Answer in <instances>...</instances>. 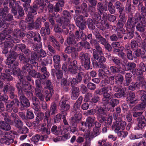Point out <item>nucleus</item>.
Wrapping results in <instances>:
<instances>
[{"mask_svg":"<svg viewBox=\"0 0 146 146\" xmlns=\"http://www.w3.org/2000/svg\"><path fill=\"white\" fill-rule=\"evenodd\" d=\"M125 26L127 30H135V27L137 31L143 33L146 30V18L139 13H136L133 17L131 15L128 17Z\"/></svg>","mask_w":146,"mask_h":146,"instance_id":"nucleus-1","label":"nucleus"},{"mask_svg":"<svg viewBox=\"0 0 146 146\" xmlns=\"http://www.w3.org/2000/svg\"><path fill=\"white\" fill-rule=\"evenodd\" d=\"M13 17L12 14L8 13L2 19L1 18L0 29L4 28V29L0 35V37L4 36V34L7 31L8 33H11L13 31L11 28V24L10 23L14 21Z\"/></svg>","mask_w":146,"mask_h":146,"instance_id":"nucleus-2","label":"nucleus"},{"mask_svg":"<svg viewBox=\"0 0 146 146\" xmlns=\"http://www.w3.org/2000/svg\"><path fill=\"white\" fill-rule=\"evenodd\" d=\"M16 87L17 88L19 94H23L25 92L26 96L29 99L34 97L32 90L31 85L26 81L23 82L21 84H16Z\"/></svg>","mask_w":146,"mask_h":146,"instance_id":"nucleus-3","label":"nucleus"},{"mask_svg":"<svg viewBox=\"0 0 146 146\" xmlns=\"http://www.w3.org/2000/svg\"><path fill=\"white\" fill-rule=\"evenodd\" d=\"M69 99L68 96L64 95L61 97L59 102L60 110L63 116L67 115L70 109V106L68 104Z\"/></svg>","mask_w":146,"mask_h":146,"instance_id":"nucleus-4","label":"nucleus"},{"mask_svg":"<svg viewBox=\"0 0 146 146\" xmlns=\"http://www.w3.org/2000/svg\"><path fill=\"white\" fill-rule=\"evenodd\" d=\"M58 2L56 3L55 6L50 3L48 4L47 8L50 14H52V16L55 17L57 16V13L59 12L60 7H63L64 4V0H56Z\"/></svg>","mask_w":146,"mask_h":146,"instance_id":"nucleus-5","label":"nucleus"},{"mask_svg":"<svg viewBox=\"0 0 146 146\" xmlns=\"http://www.w3.org/2000/svg\"><path fill=\"white\" fill-rule=\"evenodd\" d=\"M91 55L87 53L83 52H80L79 56V58L82 66L85 70H88L90 68Z\"/></svg>","mask_w":146,"mask_h":146,"instance_id":"nucleus-6","label":"nucleus"},{"mask_svg":"<svg viewBox=\"0 0 146 146\" xmlns=\"http://www.w3.org/2000/svg\"><path fill=\"white\" fill-rule=\"evenodd\" d=\"M20 1L16 2L15 6L11 8V12L15 16V18L18 19H21L25 15L23 7L20 5Z\"/></svg>","mask_w":146,"mask_h":146,"instance_id":"nucleus-7","label":"nucleus"},{"mask_svg":"<svg viewBox=\"0 0 146 146\" xmlns=\"http://www.w3.org/2000/svg\"><path fill=\"white\" fill-rule=\"evenodd\" d=\"M15 133L11 131L5 133V135L0 139V142L2 144L9 145L13 143L15 137Z\"/></svg>","mask_w":146,"mask_h":146,"instance_id":"nucleus-8","label":"nucleus"},{"mask_svg":"<svg viewBox=\"0 0 146 146\" xmlns=\"http://www.w3.org/2000/svg\"><path fill=\"white\" fill-rule=\"evenodd\" d=\"M17 57V54L14 52H12L10 55L7 57L5 63L8 65V68H16L19 64L18 62L15 61Z\"/></svg>","mask_w":146,"mask_h":146,"instance_id":"nucleus-9","label":"nucleus"},{"mask_svg":"<svg viewBox=\"0 0 146 146\" xmlns=\"http://www.w3.org/2000/svg\"><path fill=\"white\" fill-rule=\"evenodd\" d=\"M58 111L56 104L55 102H52L50 105V110L46 111L45 113V117L44 119L45 122H46L48 123L50 121V116L54 115Z\"/></svg>","mask_w":146,"mask_h":146,"instance_id":"nucleus-10","label":"nucleus"},{"mask_svg":"<svg viewBox=\"0 0 146 146\" xmlns=\"http://www.w3.org/2000/svg\"><path fill=\"white\" fill-rule=\"evenodd\" d=\"M94 60L92 64L94 66L98 68H103L106 62V58L102 55H98L93 56Z\"/></svg>","mask_w":146,"mask_h":146,"instance_id":"nucleus-11","label":"nucleus"},{"mask_svg":"<svg viewBox=\"0 0 146 146\" xmlns=\"http://www.w3.org/2000/svg\"><path fill=\"white\" fill-rule=\"evenodd\" d=\"M9 72H10L11 74H13L15 76H17L19 78V81L17 82V84H21L23 82L26 81V80L23 75L21 74L22 71H21L20 68H10L8 69Z\"/></svg>","mask_w":146,"mask_h":146,"instance_id":"nucleus-12","label":"nucleus"},{"mask_svg":"<svg viewBox=\"0 0 146 146\" xmlns=\"http://www.w3.org/2000/svg\"><path fill=\"white\" fill-rule=\"evenodd\" d=\"M68 64V73L72 75L76 74L77 73L78 67L77 60L71 59Z\"/></svg>","mask_w":146,"mask_h":146,"instance_id":"nucleus-13","label":"nucleus"},{"mask_svg":"<svg viewBox=\"0 0 146 146\" xmlns=\"http://www.w3.org/2000/svg\"><path fill=\"white\" fill-rule=\"evenodd\" d=\"M15 88L10 83L5 84L3 90L5 94H7L11 99H14L15 95Z\"/></svg>","mask_w":146,"mask_h":146,"instance_id":"nucleus-14","label":"nucleus"},{"mask_svg":"<svg viewBox=\"0 0 146 146\" xmlns=\"http://www.w3.org/2000/svg\"><path fill=\"white\" fill-rule=\"evenodd\" d=\"M136 121L137 125L134 128V129L143 130L146 126V118L145 116L142 115L137 118Z\"/></svg>","mask_w":146,"mask_h":146,"instance_id":"nucleus-15","label":"nucleus"},{"mask_svg":"<svg viewBox=\"0 0 146 146\" xmlns=\"http://www.w3.org/2000/svg\"><path fill=\"white\" fill-rule=\"evenodd\" d=\"M18 95L20 102L21 110H23L25 108L29 107L30 106V104L28 98L24 94H19L18 93Z\"/></svg>","mask_w":146,"mask_h":146,"instance_id":"nucleus-16","label":"nucleus"},{"mask_svg":"<svg viewBox=\"0 0 146 146\" xmlns=\"http://www.w3.org/2000/svg\"><path fill=\"white\" fill-rule=\"evenodd\" d=\"M2 115L4 121H0V128L5 131H9L11 129V127L9 123L11 120L4 114L2 113Z\"/></svg>","mask_w":146,"mask_h":146,"instance_id":"nucleus-17","label":"nucleus"},{"mask_svg":"<svg viewBox=\"0 0 146 146\" xmlns=\"http://www.w3.org/2000/svg\"><path fill=\"white\" fill-rule=\"evenodd\" d=\"M126 21L125 14L119 15V19L116 25L118 31L123 32L124 30L123 26Z\"/></svg>","mask_w":146,"mask_h":146,"instance_id":"nucleus-18","label":"nucleus"},{"mask_svg":"<svg viewBox=\"0 0 146 146\" xmlns=\"http://www.w3.org/2000/svg\"><path fill=\"white\" fill-rule=\"evenodd\" d=\"M62 15L63 16L57 19L58 21L64 23H70L71 17L70 12L68 11L65 10L63 11Z\"/></svg>","mask_w":146,"mask_h":146,"instance_id":"nucleus-19","label":"nucleus"},{"mask_svg":"<svg viewBox=\"0 0 146 146\" xmlns=\"http://www.w3.org/2000/svg\"><path fill=\"white\" fill-rule=\"evenodd\" d=\"M136 64L133 62H129L123 64V70L124 71H129L132 73H134V70L136 66Z\"/></svg>","mask_w":146,"mask_h":146,"instance_id":"nucleus-20","label":"nucleus"},{"mask_svg":"<svg viewBox=\"0 0 146 146\" xmlns=\"http://www.w3.org/2000/svg\"><path fill=\"white\" fill-rule=\"evenodd\" d=\"M121 119L120 120L116 121L115 123H113L112 126V127L113 129L114 130L115 132H117L119 130L121 129L123 130L125 128L126 125V123L125 121H121Z\"/></svg>","mask_w":146,"mask_h":146,"instance_id":"nucleus-21","label":"nucleus"},{"mask_svg":"<svg viewBox=\"0 0 146 146\" xmlns=\"http://www.w3.org/2000/svg\"><path fill=\"white\" fill-rule=\"evenodd\" d=\"M109 88L107 87L106 91L103 93V97L102 99V103L103 104V106H106L108 104L109 101L111 98L110 94L108 93Z\"/></svg>","mask_w":146,"mask_h":146,"instance_id":"nucleus-22","label":"nucleus"},{"mask_svg":"<svg viewBox=\"0 0 146 146\" xmlns=\"http://www.w3.org/2000/svg\"><path fill=\"white\" fill-rule=\"evenodd\" d=\"M95 119V117H89L86 119L84 123V122H81L82 125L84 126L85 129L88 128V129H89L94 125Z\"/></svg>","mask_w":146,"mask_h":146,"instance_id":"nucleus-23","label":"nucleus"},{"mask_svg":"<svg viewBox=\"0 0 146 146\" xmlns=\"http://www.w3.org/2000/svg\"><path fill=\"white\" fill-rule=\"evenodd\" d=\"M119 103V101L116 99H112L109 101L108 104L105 107V109L110 112H113L114 111V107Z\"/></svg>","mask_w":146,"mask_h":146,"instance_id":"nucleus-24","label":"nucleus"},{"mask_svg":"<svg viewBox=\"0 0 146 146\" xmlns=\"http://www.w3.org/2000/svg\"><path fill=\"white\" fill-rule=\"evenodd\" d=\"M51 75L54 78H56L58 80H60L63 77V73L60 68L52 69L51 70Z\"/></svg>","mask_w":146,"mask_h":146,"instance_id":"nucleus-25","label":"nucleus"},{"mask_svg":"<svg viewBox=\"0 0 146 146\" xmlns=\"http://www.w3.org/2000/svg\"><path fill=\"white\" fill-rule=\"evenodd\" d=\"M26 36L28 38H33V40L35 42L36 41L39 42L41 40V38L40 34L37 32L29 31L27 32Z\"/></svg>","mask_w":146,"mask_h":146,"instance_id":"nucleus-26","label":"nucleus"},{"mask_svg":"<svg viewBox=\"0 0 146 146\" xmlns=\"http://www.w3.org/2000/svg\"><path fill=\"white\" fill-rule=\"evenodd\" d=\"M112 120V115H109L108 116L107 119L106 117L102 116L99 121L101 123L104 122V125H106L107 127H110L111 125Z\"/></svg>","mask_w":146,"mask_h":146,"instance_id":"nucleus-27","label":"nucleus"},{"mask_svg":"<svg viewBox=\"0 0 146 146\" xmlns=\"http://www.w3.org/2000/svg\"><path fill=\"white\" fill-rule=\"evenodd\" d=\"M43 90L35 91V94L36 97L33 98V100L35 102H39V100L41 101H44L45 96L42 94Z\"/></svg>","mask_w":146,"mask_h":146,"instance_id":"nucleus-28","label":"nucleus"},{"mask_svg":"<svg viewBox=\"0 0 146 146\" xmlns=\"http://www.w3.org/2000/svg\"><path fill=\"white\" fill-rule=\"evenodd\" d=\"M60 84L61 87L63 88L65 92H68L69 89L70 83L69 82V79L68 81L66 77H63L61 79Z\"/></svg>","mask_w":146,"mask_h":146,"instance_id":"nucleus-29","label":"nucleus"},{"mask_svg":"<svg viewBox=\"0 0 146 146\" xmlns=\"http://www.w3.org/2000/svg\"><path fill=\"white\" fill-rule=\"evenodd\" d=\"M77 41L74 37V33H70L69 35L67 36L65 42H66L68 45H73L76 44Z\"/></svg>","mask_w":146,"mask_h":146,"instance_id":"nucleus-30","label":"nucleus"},{"mask_svg":"<svg viewBox=\"0 0 146 146\" xmlns=\"http://www.w3.org/2000/svg\"><path fill=\"white\" fill-rule=\"evenodd\" d=\"M116 10L119 15L125 14L124 7L123 4L119 1H117L114 3Z\"/></svg>","mask_w":146,"mask_h":146,"instance_id":"nucleus-31","label":"nucleus"},{"mask_svg":"<svg viewBox=\"0 0 146 146\" xmlns=\"http://www.w3.org/2000/svg\"><path fill=\"white\" fill-rule=\"evenodd\" d=\"M44 114L42 113H39L36 117L35 120L33 122V124L34 127H37L39 126L41 124V122L43 119Z\"/></svg>","mask_w":146,"mask_h":146,"instance_id":"nucleus-32","label":"nucleus"},{"mask_svg":"<svg viewBox=\"0 0 146 146\" xmlns=\"http://www.w3.org/2000/svg\"><path fill=\"white\" fill-rule=\"evenodd\" d=\"M41 22L40 18L37 19L35 22H33L32 24L28 26V27L30 29H34L37 30H39L41 27Z\"/></svg>","mask_w":146,"mask_h":146,"instance_id":"nucleus-33","label":"nucleus"},{"mask_svg":"<svg viewBox=\"0 0 146 146\" xmlns=\"http://www.w3.org/2000/svg\"><path fill=\"white\" fill-rule=\"evenodd\" d=\"M109 68L110 69L111 75L117 73L124 74L122 67H119L116 66H111Z\"/></svg>","mask_w":146,"mask_h":146,"instance_id":"nucleus-34","label":"nucleus"},{"mask_svg":"<svg viewBox=\"0 0 146 146\" xmlns=\"http://www.w3.org/2000/svg\"><path fill=\"white\" fill-rule=\"evenodd\" d=\"M126 96V100L131 104L135 103L136 100H134L135 98V94L132 91L127 92Z\"/></svg>","mask_w":146,"mask_h":146,"instance_id":"nucleus-35","label":"nucleus"},{"mask_svg":"<svg viewBox=\"0 0 146 146\" xmlns=\"http://www.w3.org/2000/svg\"><path fill=\"white\" fill-rule=\"evenodd\" d=\"M82 119V115L80 112H76L71 119V123H74V125L77 124L80 122Z\"/></svg>","mask_w":146,"mask_h":146,"instance_id":"nucleus-36","label":"nucleus"},{"mask_svg":"<svg viewBox=\"0 0 146 146\" xmlns=\"http://www.w3.org/2000/svg\"><path fill=\"white\" fill-rule=\"evenodd\" d=\"M33 69V66L32 64L29 63H27L22 68V72L23 76L27 74L28 75L30 73L31 70Z\"/></svg>","mask_w":146,"mask_h":146,"instance_id":"nucleus-37","label":"nucleus"},{"mask_svg":"<svg viewBox=\"0 0 146 146\" xmlns=\"http://www.w3.org/2000/svg\"><path fill=\"white\" fill-rule=\"evenodd\" d=\"M110 60L115 65V66L119 67H122L121 66H123V64L124 63L122 62L121 60L119 57L114 56H111L110 57Z\"/></svg>","mask_w":146,"mask_h":146,"instance_id":"nucleus-38","label":"nucleus"},{"mask_svg":"<svg viewBox=\"0 0 146 146\" xmlns=\"http://www.w3.org/2000/svg\"><path fill=\"white\" fill-rule=\"evenodd\" d=\"M26 33V31L24 30H21L19 29H14V34L17 38L21 39L25 36Z\"/></svg>","mask_w":146,"mask_h":146,"instance_id":"nucleus-39","label":"nucleus"},{"mask_svg":"<svg viewBox=\"0 0 146 146\" xmlns=\"http://www.w3.org/2000/svg\"><path fill=\"white\" fill-rule=\"evenodd\" d=\"M53 60L54 63V67L55 68H61L60 58L58 54L55 55L53 57Z\"/></svg>","mask_w":146,"mask_h":146,"instance_id":"nucleus-40","label":"nucleus"},{"mask_svg":"<svg viewBox=\"0 0 146 146\" xmlns=\"http://www.w3.org/2000/svg\"><path fill=\"white\" fill-rule=\"evenodd\" d=\"M71 98L73 100L76 99L80 94V89L78 87H73L71 89Z\"/></svg>","mask_w":146,"mask_h":146,"instance_id":"nucleus-41","label":"nucleus"},{"mask_svg":"<svg viewBox=\"0 0 146 146\" xmlns=\"http://www.w3.org/2000/svg\"><path fill=\"white\" fill-rule=\"evenodd\" d=\"M123 37L122 33H119L117 31V34L113 33L109 37L110 40L112 41H117L118 40H121Z\"/></svg>","mask_w":146,"mask_h":146,"instance_id":"nucleus-42","label":"nucleus"},{"mask_svg":"<svg viewBox=\"0 0 146 146\" xmlns=\"http://www.w3.org/2000/svg\"><path fill=\"white\" fill-rule=\"evenodd\" d=\"M124 34L125 35L124 37V40L127 39L130 40L132 39L134 36L135 30H126Z\"/></svg>","mask_w":146,"mask_h":146,"instance_id":"nucleus-43","label":"nucleus"},{"mask_svg":"<svg viewBox=\"0 0 146 146\" xmlns=\"http://www.w3.org/2000/svg\"><path fill=\"white\" fill-rule=\"evenodd\" d=\"M6 110L8 112H12L13 110L15 113L17 112L18 111L17 108H14V103L12 100L10 102L6 103Z\"/></svg>","mask_w":146,"mask_h":146,"instance_id":"nucleus-44","label":"nucleus"},{"mask_svg":"<svg viewBox=\"0 0 146 146\" xmlns=\"http://www.w3.org/2000/svg\"><path fill=\"white\" fill-rule=\"evenodd\" d=\"M123 76L121 73H118L115 75V84L118 85L122 84L124 80Z\"/></svg>","mask_w":146,"mask_h":146,"instance_id":"nucleus-45","label":"nucleus"},{"mask_svg":"<svg viewBox=\"0 0 146 146\" xmlns=\"http://www.w3.org/2000/svg\"><path fill=\"white\" fill-rule=\"evenodd\" d=\"M132 74L131 73L129 72L125 74V82H124V86H127L129 85L132 80Z\"/></svg>","mask_w":146,"mask_h":146,"instance_id":"nucleus-46","label":"nucleus"},{"mask_svg":"<svg viewBox=\"0 0 146 146\" xmlns=\"http://www.w3.org/2000/svg\"><path fill=\"white\" fill-rule=\"evenodd\" d=\"M64 51L66 53L71 54L72 57L76 56V49L74 47L68 46L65 48Z\"/></svg>","mask_w":146,"mask_h":146,"instance_id":"nucleus-47","label":"nucleus"},{"mask_svg":"<svg viewBox=\"0 0 146 146\" xmlns=\"http://www.w3.org/2000/svg\"><path fill=\"white\" fill-rule=\"evenodd\" d=\"M95 110H96V113L99 115H106L107 111H108L105 109V107L104 106L103 108L102 107L96 106L95 107Z\"/></svg>","mask_w":146,"mask_h":146,"instance_id":"nucleus-48","label":"nucleus"},{"mask_svg":"<svg viewBox=\"0 0 146 146\" xmlns=\"http://www.w3.org/2000/svg\"><path fill=\"white\" fill-rule=\"evenodd\" d=\"M54 93V91L53 90H46L45 91L44 96L46 102H47L50 100Z\"/></svg>","mask_w":146,"mask_h":146,"instance_id":"nucleus-49","label":"nucleus"},{"mask_svg":"<svg viewBox=\"0 0 146 146\" xmlns=\"http://www.w3.org/2000/svg\"><path fill=\"white\" fill-rule=\"evenodd\" d=\"M56 22H57V25L55 27L54 30L56 33L60 34L62 33V29L60 27L62 26V28L63 23L59 22V21H58V20L57 19H56Z\"/></svg>","mask_w":146,"mask_h":146,"instance_id":"nucleus-50","label":"nucleus"},{"mask_svg":"<svg viewBox=\"0 0 146 146\" xmlns=\"http://www.w3.org/2000/svg\"><path fill=\"white\" fill-rule=\"evenodd\" d=\"M93 50V56L98 55H102L103 54L102 51V49L100 45L94 48Z\"/></svg>","mask_w":146,"mask_h":146,"instance_id":"nucleus-51","label":"nucleus"},{"mask_svg":"<svg viewBox=\"0 0 146 146\" xmlns=\"http://www.w3.org/2000/svg\"><path fill=\"white\" fill-rule=\"evenodd\" d=\"M9 70H5L6 73L2 74V77L4 79V80H5L9 82L12 81L13 80V77L11 75L10 72H9Z\"/></svg>","mask_w":146,"mask_h":146,"instance_id":"nucleus-52","label":"nucleus"},{"mask_svg":"<svg viewBox=\"0 0 146 146\" xmlns=\"http://www.w3.org/2000/svg\"><path fill=\"white\" fill-rule=\"evenodd\" d=\"M80 7L83 15H84L86 17H88L89 16V14L88 12L87 4L84 3H83L82 4Z\"/></svg>","mask_w":146,"mask_h":146,"instance_id":"nucleus-53","label":"nucleus"},{"mask_svg":"<svg viewBox=\"0 0 146 146\" xmlns=\"http://www.w3.org/2000/svg\"><path fill=\"white\" fill-rule=\"evenodd\" d=\"M69 24L63 23L62 29V34L65 36H68L70 33H73L71 31H70L68 29L67 27Z\"/></svg>","mask_w":146,"mask_h":146,"instance_id":"nucleus-54","label":"nucleus"},{"mask_svg":"<svg viewBox=\"0 0 146 146\" xmlns=\"http://www.w3.org/2000/svg\"><path fill=\"white\" fill-rule=\"evenodd\" d=\"M74 18L76 25L80 29L81 21L82 19H83V15H80L78 16L77 15H76V16L74 15Z\"/></svg>","mask_w":146,"mask_h":146,"instance_id":"nucleus-55","label":"nucleus"},{"mask_svg":"<svg viewBox=\"0 0 146 146\" xmlns=\"http://www.w3.org/2000/svg\"><path fill=\"white\" fill-rule=\"evenodd\" d=\"M33 5L38 9L41 7L40 9L43 8L45 4L43 0H36L33 3Z\"/></svg>","mask_w":146,"mask_h":146,"instance_id":"nucleus-56","label":"nucleus"},{"mask_svg":"<svg viewBox=\"0 0 146 146\" xmlns=\"http://www.w3.org/2000/svg\"><path fill=\"white\" fill-rule=\"evenodd\" d=\"M107 9V7L104 6L101 2H100L98 3L97 9L98 13H100V14H103V12L106 11Z\"/></svg>","mask_w":146,"mask_h":146,"instance_id":"nucleus-57","label":"nucleus"},{"mask_svg":"<svg viewBox=\"0 0 146 146\" xmlns=\"http://www.w3.org/2000/svg\"><path fill=\"white\" fill-rule=\"evenodd\" d=\"M96 20H92L91 18L87 19V24L88 29L90 30L94 29L96 27L94 24V22Z\"/></svg>","mask_w":146,"mask_h":146,"instance_id":"nucleus-58","label":"nucleus"},{"mask_svg":"<svg viewBox=\"0 0 146 146\" xmlns=\"http://www.w3.org/2000/svg\"><path fill=\"white\" fill-rule=\"evenodd\" d=\"M9 12L8 6H4V8H0V16L1 17L2 19Z\"/></svg>","mask_w":146,"mask_h":146,"instance_id":"nucleus-59","label":"nucleus"},{"mask_svg":"<svg viewBox=\"0 0 146 146\" xmlns=\"http://www.w3.org/2000/svg\"><path fill=\"white\" fill-rule=\"evenodd\" d=\"M26 48V46L25 44H16L13 48L15 52L20 50L22 52L24 49H25Z\"/></svg>","mask_w":146,"mask_h":146,"instance_id":"nucleus-60","label":"nucleus"},{"mask_svg":"<svg viewBox=\"0 0 146 146\" xmlns=\"http://www.w3.org/2000/svg\"><path fill=\"white\" fill-rule=\"evenodd\" d=\"M51 131L55 135H58L61 134V130L60 128H58L57 126L53 125L51 128Z\"/></svg>","mask_w":146,"mask_h":146,"instance_id":"nucleus-61","label":"nucleus"},{"mask_svg":"<svg viewBox=\"0 0 146 146\" xmlns=\"http://www.w3.org/2000/svg\"><path fill=\"white\" fill-rule=\"evenodd\" d=\"M88 1L90 6L89 9L91 11L94 12L95 11V8L97 4L96 0H88Z\"/></svg>","mask_w":146,"mask_h":146,"instance_id":"nucleus-62","label":"nucleus"},{"mask_svg":"<svg viewBox=\"0 0 146 146\" xmlns=\"http://www.w3.org/2000/svg\"><path fill=\"white\" fill-rule=\"evenodd\" d=\"M19 57L20 61L23 63H27L30 60V58L28 56H25L23 54H19Z\"/></svg>","mask_w":146,"mask_h":146,"instance_id":"nucleus-63","label":"nucleus"},{"mask_svg":"<svg viewBox=\"0 0 146 146\" xmlns=\"http://www.w3.org/2000/svg\"><path fill=\"white\" fill-rule=\"evenodd\" d=\"M13 125L19 129L23 126V123L22 121L18 118L13 119Z\"/></svg>","mask_w":146,"mask_h":146,"instance_id":"nucleus-64","label":"nucleus"}]
</instances>
